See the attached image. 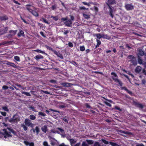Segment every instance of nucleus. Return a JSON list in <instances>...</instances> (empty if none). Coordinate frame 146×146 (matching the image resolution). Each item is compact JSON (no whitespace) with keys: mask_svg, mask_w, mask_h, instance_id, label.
<instances>
[{"mask_svg":"<svg viewBox=\"0 0 146 146\" xmlns=\"http://www.w3.org/2000/svg\"><path fill=\"white\" fill-rule=\"evenodd\" d=\"M26 8L34 16L36 17H38L39 15L37 13L38 10L33 6L30 5H26Z\"/></svg>","mask_w":146,"mask_h":146,"instance_id":"nucleus-1","label":"nucleus"},{"mask_svg":"<svg viewBox=\"0 0 146 146\" xmlns=\"http://www.w3.org/2000/svg\"><path fill=\"white\" fill-rule=\"evenodd\" d=\"M7 129L9 131H7L6 130H3V131H4V137L5 138L11 136V135L10 134L11 133H12L14 135H15L16 134V132L13 129H11L9 128H8Z\"/></svg>","mask_w":146,"mask_h":146,"instance_id":"nucleus-2","label":"nucleus"},{"mask_svg":"<svg viewBox=\"0 0 146 146\" xmlns=\"http://www.w3.org/2000/svg\"><path fill=\"white\" fill-rule=\"evenodd\" d=\"M19 120V117L17 115H15L9 120V121L11 123H17Z\"/></svg>","mask_w":146,"mask_h":146,"instance_id":"nucleus-3","label":"nucleus"},{"mask_svg":"<svg viewBox=\"0 0 146 146\" xmlns=\"http://www.w3.org/2000/svg\"><path fill=\"white\" fill-rule=\"evenodd\" d=\"M111 74L113 75L112 77V78L115 82L118 83L120 86H122V84L121 82L117 79L118 77L117 75L115 73L113 72H112Z\"/></svg>","mask_w":146,"mask_h":146,"instance_id":"nucleus-4","label":"nucleus"},{"mask_svg":"<svg viewBox=\"0 0 146 146\" xmlns=\"http://www.w3.org/2000/svg\"><path fill=\"white\" fill-rule=\"evenodd\" d=\"M25 125L28 126L33 127V124L31 123V121L29 119H25Z\"/></svg>","mask_w":146,"mask_h":146,"instance_id":"nucleus-5","label":"nucleus"},{"mask_svg":"<svg viewBox=\"0 0 146 146\" xmlns=\"http://www.w3.org/2000/svg\"><path fill=\"white\" fill-rule=\"evenodd\" d=\"M125 8L127 10H130L133 9V6L131 4H127L125 5Z\"/></svg>","mask_w":146,"mask_h":146,"instance_id":"nucleus-6","label":"nucleus"},{"mask_svg":"<svg viewBox=\"0 0 146 146\" xmlns=\"http://www.w3.org/2000/svg\"><path fill=\"white\" fill-rule=\"evenodd\" d=\"M64 24L66 26L70 27L72 24V22L70 20H68L65 22Z\"/></svg>","mask_w":146,"mask_h":146,"instance_id":"nucleus-7","label":"nucleus"},{"mask_svg":"<svg viewBox=\"0 0 146 146\" xmlns=\"http://www.w3.org/2000/svg\"><path fill=\"white\" fill-rule=\"evenodd\" d=\"M54 53L56 54L57 56L61 59L63 58V56L60 53L57 52L56 51H54Z\"/></svg>","mask_w":146,"mask_h":146,"instance_id":"nucleus-8","label":"nucleus"},{"mask_svg":"<svg viewBox=\"0 0 146 146\" xmlns=\"http://www.w3.org/2000/svg\"><path fill=\"white\" fill-rule=\"evenodd\" d=\"M72 84L71 83H68L66 82L63 83L61 84V85L64 87H68L71 86L72 85Z\"/></svg>","mask_w":146,"mask_h":146,"instance_id":"nucleus-9","label":"nucleus"},{"mask_svg":"<svg viewBox=\"0 0 146 146\" xmlns=\"http://www.w3.org/2000/svg\"><path fill=\"white\" fill-rule=\"evenodd\" d=\"M138 52V56L139 57V56H143L144 54V52L141 49H139Z\"/></svg>","mask_w":146,"mask_h":146,"instance_id":"nucleus-10","label":"nucleus"},{"mask_svg":"<svg viewBox=\"0 0 146 146\" xmlns=\"http://www.w3.org/2000/svg\"><path fill=\"white\" fill-rule=\"evenodd\" d=\"M24 143L27 146L29 145V146H34V144L33 143H29L28 141H24Z\"/></svg>","mask_w":146,"mask_h":146,"instance_id":"nucleus-11","label":"nucleus"},{"mask_svg":"<svg viewBox=\"0 0 146 146\" xmlns=\"http://www.w3.org/2000/svg\"><path fill=\"white\" fill-rule=\"evenodd\" d=\"M94 36H96L97 38V39H100L101 38H102V35L98 33L96 34H94L93 35Z\"/></svg>","mask_w":146,"mask_h":146,"instance_id":"nucleus-12","label":"nucleus"},{"mask_svg":"<svg viewBox=\"0 0 146 146\" xmlns=\"http://www.w3.org/2000/svg\"><path fill=\"white\" fill-rule=\"evenodd\" d=\"M35 58L36 60H38L40 59L43 58V56L39 55L36 56Z\"/></svg>","mask_w":146,"mask_h":146,"instance_id":"nucleus-13","label":"nucleus"},{"mask_svg":"<svg viewBox=\"0 0 146 146\" xmlns=\"http://www.w3.org/2000/svg\"><path fill=\"white\" fill-rule=\"evenodd\" d=\"M69 141L70 144L72 146L76 142V141L73 139H70L69 140Z\"/></svg>","mask_w":146,"mask_h":146,"instance_id":"nucleus-14","label":"nucleus"},{"mask_svg":"<svg viewBox=\"0 0 146 146\" xmlns=\"http://www.w3.org/2000/svg\"><path fill=\"white\" fill-rule=\"evenodd\" d=\"M41 129L43 132L46 133L47 131V127L46 125L42 127Z\"/></svg>","mask_w":146,"mask_h":146,"instance_id":"nucleus-15","label":"nucleus"},{"mask_svg":"<svg viewBox=\"0 0 146 146\" xmlns=\"http://www.w3.org/2000/svg\"><path fill=\"white\" fill-rule=\"evenodd\" d=\"M141 69V68L139 66H137L136 68L135 71L136 72L139 73Z\"/></svg>","mask_w":146,"mask_h":146,"instance_id":"nucleus-16","label":"nucleus"},{"mask_svg":"<svg viewBox=\"0 0 146 146\" xmlns=\"http://www.w3.org/2000/svg\"><path fill=\"white\" fill-rule=\"evenodd\" d=\"M24 33V32L22 30H21L19 31V33L18 34V36H21L23 35Z\"/></svg>","mask_w":146,"mask_h":146,"instance_id":"nucleus-17","label":"nucleus"},{"mask_svg":"<svg viewBox=\"0 0 146 146\" xmlns=\"http://www.w3.org/2000/svg\"><path fill=\"white\" fill-rule=\"evenodd\" d=\"M0 19L1 20H6L8 19V17L6 16H1L0 17Z\"/></svg>","mask_w":146,"mask_h":146,"instance_id":"nucleus-18","label":"nucleus"},{"mask_svg":"<svg viewBox=\"0 0 146 146\" xmlns=\"http://www.w3.org/2000/svg\"><path fill=\"white\" fill-rule=\"evenodd\" d=\"M96 41L97 42V45L96 46H95L96 48H97V47H99V45L101 44V41L99 40L98 39H96Z\"/></svg>","mask_w":146,"mask_h":146,"instance_id":"nucleus-19","label":"nucleus"},{"mask_svg":"<svg viewBox=\"0 0 146 146\" xmlns=\"http://www.w3.org/2000/svg\"><path fill=\"white\" fill-rule=\"evenodd\" d=\"M11 42H7V41H5L1 42L0 43V46L2 45H4L6 44H9V43H11Z\"/></svg>","mask_w":146,"mask_h":146,"instance_id":"nucleus-20","label":"nucleus"},{"mask_svg":"<svg viewBox=\"0 0 146 146\" xmlns=\"http://www.w3.org/2000/svg\"><path fill=\"white\" fill-rule=\"evenodd\" d=\"M128 58L130 59L129 61H132L135 59L133 56L132 55H130L128 56Z\"/></svg>","mask_w":146,"mask_h":146,"instance_id":"nucleus-21","label":"nucleus"},{"mask_svg":"<svg viewBox=\"0 0 146 146\" xmlns=\"http://www.w3.org/2000/svg\"><path fill=\"white\" fill-rule=\"evenodd\" d=\"M29 118L30 119L34 120L36 118V117L33 115H31L29 116Z\"/></svg>","mask_w":146,"mask_h":146,"instance_id":"nucleus-22","label":"nucleus"},{"mask_svg":"<svg viewBox=\"0 0 146 146\" xmlns=\"http://www.w3.org/2000/svg\"><path fill=\"white\" fill-rule=\"evenodd\" d=\"M136 106L137 107L141 109L143 108V105L141 104L137 103L136 104Z\"/></svg>","mask_w":146,"mask_h":146,"instance_id":"nucleus-23","label":"nucleus"},{"mask_svg":"<svg viewBox=\"0 0 146 146\" xmlns=\"http://www.w3.org/2000/svg\"><path fill=\"white\" fill-rule=\"evenodd\" d=\"M35 130L36 131L37 134H38V133L40 131V130H39V128L37 126H36L35 127V130H33L34 132H35Z\"/></svg>","mask_w":146,"mask_h":146,"instance_id":"nucleus-24","label":"nucleus"},{"mask_svg":"<svg viewBox=\"0 0 146 146\" xmlns=\"http://www.w3.org/2000/svg\"><path fill=\"white\" fill-rule=\"evenodd\" d=\"M21 93L22 94H24L27 96H31L30 93L29 92H26L22 91L21 92Z\"/></svg>","mask_w":146,"mask_h":146,"instance_id":"nucleus-25","label":"nucleus"},{"mask_svg":"<svg viewBox=\"0 0 146 146\" xmlns=\"http://www.w3.org/2000/svg\"><path fill=\"white\" fill-rule=\"evenodd\" d=\"M109 143L112 146H120V145L117 144L116 143L111 142H110Z\"/></svg>","mask_w":146,"mask_h":146,"instance_id":"nucleus-26","label":"nucleus"},{"mask_svg":"<svg viewBox=\"0 0 146 146\" xmlns=\"http://www.w3.org/2000/svg\"><path fill=\"white\" fill-rule=\"evenodd\" d=\"M83 17L86 19H88L90 18V16L89 15L83 13Z\"/></svg>","mask_w":146,"mask_h":146,"instance_id":"nucleus-27","label":"nucleus"},{"mask_svg":"<svg viewBox=\"0 0 146 146\" xmlns=\"http://www.w3.org/2000/svg\"><path fill=\"white\" fill-rule=\"evenodd\" d=\"M34 51L36 52H38L42 54H45V52L44 51H42L41 50L39 49H37L36 50H34Z\"/></svg>","mask_w":146,"mask_h":146,"instance_id":"nucleus-28","label":"nucleus"},{"mask_svg":"<svg viewBox=\"0 0 146 146\" xmlns=\"http://www.w3.org/2000/svg\"><path fill=\"white\" fill-rule=\"evenodd\" d=\"M102 38H106L107 39H109L110 38L107 35H102Z\"/></svg>","mask_w":146,"mask_h":146,"instance_id":"nucleus-29","label":"nucleus"},{"mask_svg":"<svg viewBox=\"0 0 146 146\" xmlns=\"http://www.w3.org/2000/svg\"><path fill=\"white\" fill-rule=\"evenodd\" d=\"M10 32V33H11V36H12L16 34L17 31H11Z\"/></svg>","mask_w":146,"mask_h":146,"instance_id":"nucleus-30","label":"nucleus"},{"mask_svg":"<svg viewBox=\"0 0 146 146\" xmlns=\"http://www.w3.org/2000/svg\"><path fill=\"white\" fill-rule=\"evenodd\" d=\"M110 8V15L111 17L113 18V15L112 14V9H111L110 7H109Z\"/></svg>","mask_w":146,"mask_h":146,"instance_id":"nucleus-31","label":"nucleus"},{"mask_svg":"<svg viewBox=\"0 0 146 146\" xmlns=\"http://www.w3.org/2000/svg\"><path fill=\"white\" fill-rule=\"evenodd\" d=\"M21 127L23 128L25 131H26L27 129V127L24 124L21 125Z\"/></svg>","mask_w":146,"mask_h":146,"instance_id":"nucleus-32","label":"nucleus"},{"mask_svg":"<svg viewBox=\"0 0 146 146\" xmlns=\"http://www.w3.org/2000/svg\"><path fill=\"white\" fill-rule=\"evenodd\" d=\"M108 3L110 4H113L115 3L114 0H108Z\"/></svg>","mask_w":146,"mask_h":146,"instance_id":"nucleus-33","label":"nucleus"},{"mask_svg":"<svg viewBox=\"0 0 146 146\" xmlns=\"http://www.w3.org/2000/svg\"><path fill=\"white\" fill-rule=\"evenodd\" d=\"M138 63L140 64H142L143 62L141 58L140 57H139L138 59Z\"/></svg>","mask_w":146,"mask_h":146,"instance_id":"nucleus-34","label":"nucleus"},{"mask_svg":"<svg viewBox=\"0 0 146 146\" xmlns=\"http://www.w3.org/2000/svg\"><path fill=\"white\" fill-rule=\"evenodd\" d=\"M8 65L11 66L13 67H15L16 66L15 64L13 63L9 62L8 63Z\"/></svg>","mask_w":146,"mask_h":146,"instance_id":"nucleus-35","label":"nucleus"},{"mask_svg":"<svg viewBox=\"0 0 146 146\" xmlns=\"http://www.w3.org/2000/svg\"><path fill=\"white\" fill-rule=\"evenodd\" d=\"M56 129L59 130L62 133L64 134V129L59 127H58Z\"/></svg>","mask_w":146,"mask_h":146,"instance_id":"nucleus-36","label":"nucleus"},{"mask_svg":"<svg viewBox=\"0 0 146 146\" xmlns=\"http://www.w3.org/2000/svg\"><path fill=\"white\" fill-rule=\"evenodd\" d=\"M80 50L82 51H84L85 50V48L84 46H80Z\"/></svg>","mask_w":146,"mask_h":146,"instance_id":"nucleus-37","label":"nucleus"},{"mask_svg":"<svg viewBox=\"0 0 146 146\" xmlns=\"http://www.w3.org/2000/svg\"><path fill=\"white\" fill-rule=\"evenodd\" d=\"M51 131L53 133H58L59 134V132L58 131L55 130L54 129H52L51 130Z\"/></svg>","mask_w":146,"mask_h":146,"instance_id":"nucleus-38","label":"nucleus"},{"mask_svg":"<svg viewBox=\"0 0 146 146\" xmlns=\"http://www.w3.org/2000/svg\"><path fill=\"white\" fill-rule=\"evenodd\" d=\"M102 142L104 143L105 144H108L110 143L109 142H108V141H107L106 140H104V139H102Z\"/></svg>","mask_w":146,"mask_h":146,"instance_id":"nucleus-39","label":"nucleus"},{"mask_svg":"<svg viewBox=\"0 0 146 146\" xmlns=\"http://www.w3.org/2000/svg\"><path fill=\"white\" fill-rule=\"evenodd\" d=\"M38 115L42 116H45L46 115L44 113L41 112H38Z\"/></svg>","mask_w":146,"mask_h":146,"instance_id":"nucleus-40","label":"nucleus"},{"mask_svg":"<svg viewBox=\"0 0 146 146\" xmlns=\"http://www.w3.org/2000/svg\"><path fill=\"white\" fill-rule=\"evenodd\" d=\"M14 59L18 61H20V58L19 57L17 56H15L14 57Z\"/></svg>","mask_w":146,"mask_h":146,"instance_id":"nucleus-41","label":"nucleus"},{"mask_svg":"<svg viewBox=\"0 0 146 146\" xmlns=\"http://www.w3.org/2000/svg\"><path fill=\"white\" fill-rule=\"evenodd\" d=\"M41 21L44 22L45 23L48 24V23L45 19L42 18L41 19Z\"/></svg>","mask_w":146,"mask_h":146,"instance_id":"nucleus-42","label":"nucleus"},{"mask_svg":"<svg viewBox=\"0 0 146 146\" xmlns=\"http://www.w3.org/2000/svg\"><path fill=\"white\" fill-rule=\"evenodd\" d=\"M2 109L5 111H9L8 108L6 106L3 107Z\"/></svg>","mask_w":146,"mask_h":146,"instance_id":"nucleus-43","label":"nucleus"},{"mask_svg":"<svg viewBox=\"0 0 146 146\" xmlns=\"http://www.w3.org/2000/svg\"><path fill=\"white\" fill-rule=\"evenodd\" d=\"M108 106H109L110 107H111V104H110L107 101H106L104 102Z\"/></svg>","mask_w":146,"mask_h":146,"instance_id":"nucleus-44","label":"nucleus"},{"mask_svg":"<svg viewBox=\"0 0 146 146\" xmlns=\"http://www.w3.org/2000/svg\"><path fill=\"white\" fill-rule=\"evenodd\" d=\"M86 141L89 144H92L93 143V142L92 140H87Z\"/></svg>","mask_w":146,"mask_h":146,"instance_id":"nucleus-45","label":"nucleus"},{"mask_svg":"<svg viewBox=\"0 0 146 146\" xmlns=\"http://www.w3.org/2000/svg\"><path fill=\"white\" fill-rule=\"evenodd\" d=\"M132 62L133 63V64L134 65H135L137 64V62L135 58L132 61Z\"/></svg>","mask_w":146,"mask_h":146,"instance_id":"nucleus-46","label":"nucleus"},{"mask_svg":"<svg viewBox=\"0 0 146 146\" xmlns=\"http://www.w3.org/2000/svg\"><path fill=\"white\" fill-rule=\"evenodd\" d=\"M51 18H52L55 21H57L58 20V18L57 17L51 16Z\"/></svg>","mask_w":146,"mask_h":146,"instance_id":"nucleus-47","label":"nucleus"},{"mask_svg":"<svg viewBox=\"0 0 146 146\" xmlns=\"http://www.w3.org/2000/svg\"><path fill=\"white\" fill-rule=\"evenodd\" d=\"M68 45L71 48L73 46V44L71 42H69L68 43Z\"/></svg>","mask_w":146,"mask_h":146,"instance_id":"nucleus-48","label":"nucleus"},{"mask_svg":"<svg viewBox=\"0 0 146 146\" xmlns=\"http://www.w3.org/2000/svg\"><path fill=\"white\" fill-rule=\"evenodd\" d=\"M64 31L63 32V33L64 35H66L69 32V31L68 30H64Z\"/></svg>","mask_w":146,"mask_h":146,"instance_id":"nucleus-49","label":"nucleus"},{"mask_svg":"<svg viewBox=\"0 0 146 146\" xmlns=\"http://www.w3.org/2000/svg\"><path fill=\"white\" fill-rule=\"evenodd\" d=\"M43 145L44 146H50L48 145L47 142L46 141H44L43 142Z\"/></svg>","mask_w":146,"mask_h":146,"instance_id":"nucleus-50","label":"nucleus"},{"mask_svg":"<svg viewBox=\"0 0 146 146\" xmlns=\"http://www.w3.org/2000/svg\"><path fill=\"white\" fill-rule=\"evenodd\" d=\"M82 3L85 5H87L89 7L90 6V3H87L86 2H82Z\"/></svg>","mask_w":146,"mask_h":146,"instance_id":"nucleus-51","label":"nucleus"},{"mask_svg":"<svg viewBox=\"0 0 146 146\" xmlns=\"http://www.w3.org/2000/svg\"><path fill=\"white\" fill-rule=\"evenodd\" d=\"M82 146H88V145L85 142H83Z\"/></svg>","mask_w":146,"mask_h":146,"instance_id":"nucleus-52","label":"nucleus"},{"mask_svg":"<svg viewBox=\"0 0 146 146\" xmlns=\"http://www.w3.org/2000/svg\"><path fill=\"white\" fill-rule=\"evenodd\" d=\"M80 9L81 10H88V8H86L85 7H80Z\"/></svg>","mask_w":146,"mask_h":146,"instance_id":"nucleus-53","label":"nucleus"},{"mask_svg":"<svg viewBox=\"0 0 146 146\" xmlns=\"http://www.w3.org/2000/svg\"><path fill=\"white\" fill-rule=\"evenodd\" d=\"M1 114L3 116H5L6 115V113L5 112H1Z\"/></svg>","mask_w":146,"mask_h":146,"instance_id":"nucleus-54","label":"nucleus"},{"mask_svg":"<svg viewBox=\"0 0 146 146\" xmlns=\"http://www.w3.org/2000/svg\"><path fill=\"white\" fill-rule=\"evenodd\" d=\"M28 108L29 109V110H32V111L34 110V109H35V108L33 107L32 106H30Z\"/></svg>","mask_w":146,"mask_h":146,"instance_id":"nucleus-55","label":"nucleus"},{"mask_svg":"<svg viewBox=\"0 0 146 146\" xmlns=\"http://www.w3.org/2000/svg\"><path fill=\"white\" fill-rule=\"evenodd\" d=\"M94 146H100L99 143L98 142H96L95 143Z\"/></svg>","mask_w":146,"mask_h":146,"instance_id":"nucleus-56","label":"nucleus"},{"mask_svg":"<svg viewBox=\"0 0 146 146\" xmlns=\"http://www.w3.org/2000/svg\"><path fill=\"white\" fill-rule=\"evenodd\" d=\"M8 87L6 86H4L3 87V88L4 90H6L8 89Z\"/></svg>","mask_w":146,"mask_h":146,"instance_id":"nucleus-57","label":"nucleus"},{"mask_svg":"<svg viewBox=\"0 0 146 146\" xmlns=\"http://www.w3.org/2000/svg\"><path fill=\"white\" fill-rule=\"evenodd\" d=\"M21 20H23V21L25 23L27 24L28 23V22L26 21L24 19H23L21 17Z\"/></svg>","mask_w":146,"mask_h":146,"instance_id":"nucleus-58","label":"nucleus"},{"mask_svg":"<svg viewBox=\"0 0 146 146\" xmlns=\"http://www.w3.org/2000/svg\"><path fill=\"white\" fill-rule=\"evenodd\" d=\"M115 108L118 110L121 111V109L119 108L117 106H115Z\"/></svg>","mask_w":146,"mask_h":146,"instance_id":"nucleus-59","label":"nucleus"},{"mask_svg":"<svg viewBox=\"0 0 146 146\" xmlns=\"http://www.w3.org/2000/svg\"><path fill=\"white\" fill-rule=\"evenodd\" d=\"M142 64L144 66L145 68H146V62H143Z\"/></svg>","mask_w":146,"mask_h":146,"instance_id":"nucleus-60","label":"nucleus"},{"mask_svg":"<svg viewBox=\"0 0 146 146\" xmlns=\"http://www.w3.org/2000/svg\"><path fill=\"white\" fill-rule=\"evenodd\" d=\"M70 18L71 19V20L72 21H74V17L72 16V15H70Z\"/></svg>","mask_w":146,"mask_h":146,"instance_id":"nucleus-61","label":"nucleus"},{"mask_svg":"<svg viewBox=\"0 0 146 146\" xmlns=\"http://www.w3.org/2000/svg\"><path fill=\"white\" fill-rule=\"evenodd\" d=\"M142 82L143 84H145L146 82V81L145 79H143L142 81Z\"/></svg>","mask_w":146,"mask_h":146,"instance_id":"nucleus-62","label":"nucleus"},{"mask_svg":"<svg viewBox=\"0 0 146 146\" xmlns=\"http://www.w3.org/2000/svg\"><path fill=\"white\" fill-rule=\"evenodd\" d=\"M61 20L62 21H67V19L66 18H62L61 19Z\"/></svg>","mask_w":146,"mask_h":146,"instance_id":"nucleus-63","label":"nucleus"},{"mask_svg":"<svg viewBox=\"0 0 146 146\" xmlns=\"http://www.w3.org/2000/svg\"><path fill=\"white\" fill-rule=\"evenodd\" d=\"M86 107L87 108H90V106L88 104H86Z\"/></svg>","mask_w":146,"mask_h":146,"instance_id":"nucleus-64","label":"nucleus"}]
</instances>
